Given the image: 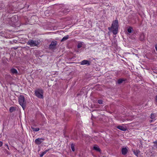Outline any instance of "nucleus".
Segmentation results:
<instances>
[{
    "mask_svg": "<svg viewBox=\"0 0 157 157\" xmlns=\"http://www.w3.org/2000/svg\"><path fill=\"white\" fill-rule=\"evenodd\" d=\"M119 25L118 21L117 19L113 21L112 23L111 26L108 28L109 30H112V32L114 35L117 34L118 30Z\"/></svg>",
    "mask_w": 157,
    "mask_h": 157,
    "instance_id": "nucleus-1",
    "label": "nucleus"
},
{
    "mask_svg": "<svg viewBox=\"0 0 157 157\" xmlns=\"http://www.w3.org/2000/svg\"><path fill=\"white\" fill-rule=\"evenodd\" d=\"M18 101L20 105L22 107L23 109L26 107V102L25 100L24 96L23 95H20L18 97Z\"/></svg>",
    "mask_w": 157,
    "mask_h": 157,
    "instance_id": "nucleus-2",
    "label": "nucleus"
},
{
    "mask_svg": "<svg viewBox=\"0 0 157 157\" xmlns=\"http://www.w3.org/2000/svg\"><path fill=\"white\" fill-rule=\"evenodd\" d=\"M27 43L31 47L38 46L40 44L38 40L33 39H29Z\"/></svg>",
    "mask_w": 157,
    "mask_h": 157,
    "instance_id": "nucleus-3",
    "label": "nucleus"
},
{
    "mask_svg": "<svg viewBox=\"0 0 157 157\" xmlns=\"http://www.w3.org/2000/svg\"><path fill=\"white\" fill-rule=\"evenodd\" d=\"M35 94L39 98L41 99L43 98V91L41 89H38L35 90Z\"/></svg>",
    "mask_w": 157,
    "mask_h": 157,
    "instance_id": "nucleus-4",
    "label": "nucleus"
},
{
    "mask_svg": "<svg viewBox=\"0 0 157 157\" xmlns=\"http://www.w3.org/2000/svg\"><path fill=\"white\" fill-rule=\"evenodd\" d=\"M57 41L56 40L52 41L51 44L49 45L48 48L51 50H53L55 49L57 45Z\"/></svg>",
    "mask_w": 157,
    "mask_h": 157,
    "instance_id": "nucleus-5",
    "label": "nucleus"
},
{
    "mask_svg": "<svg viewBox=\"0 0 157 157\" xmlns=\"http://www.w3.org/2000/svg\"><path fill=\"white\" fill-rule=\"evenodd\" d=\"M45 139L44 138H38L36 139L35 140V143L36 144L40 145L43 141Z\"/></svg>",
    "mask_w": 157,
    "mask_h": 157,
    "instance_id": "nucleus-6",
    "label": "nucleus"
},
{
    "mask_svg": "<svg viewBox=\"0 0 157 157\" xmlns=\"http://www.w3.org/2000/svg\"><path fill=\"white\" fill-rule=\"evenodd\" d=\"M80 64L82 65H90V64L91 62L87 60H84L80 62Z\"/></svg>",
    "mask_w": 157,
    "mask_h": 157,
    "instance_id": "nucleus-7",
    "label": "nucleus"
},
{
    "mask_svg": "<svg viewBox=\"0 0 157 157\" xmlns=\"http://www.w3.org/2000/svg\"><path fill=\"white\" fill-rule=\"evenodd\" d=\"M10 73L12 75H17L18 73L17 70L15 68H12L10 71Z\"/></svg>",
    "mask_w": 157,
    "mask_h": 157,
    "instance_id": "nucleus-8",
    "label": "nucleus"
},
{
    "mask_svg": "<svg viewBox=\"0 0 157 157\" xmlns=\"http://www.w3.org/2000/svg\"><path fill=\"white\" fill-rule=\"evenodd\" d=\"M145 38V35H144V34L143 33H141L139 38V40L141 41H142L144 40Z\"/></svg>",
    "mask_w": 157,
    "mask_h": 157,
    "instance_id": "nucleus-9",
    "label": "nucleus"
},
{
    "mask_svg": "<svg viewBox=\"0 0 157 157\" xmlns=\"http://www.w3.org/2000/svg\"><path fill=\"white\" fill-rule=\"evenodd\" d=\"M128 152V150L126 147H123L121 149L122 154L123 155H125Z\"/></svg>",
    "mask_w": 157,
    "mask_h": 157,
    "instance_id": "nucleus-10",
    "label": "nucleus"
},
{
    "mask_svg": "<svg viewBox=\"0 0 157 157\" xmlns=\"http://www.w3.org/2000/svg\"><path fill=\"white\" fill-rule=\"evenodd\" d=\"M14 8L12 6H10L7 8V10L9 13H11L14 9Z\"/></svg>",
    "mask_w": 157,
    "mask_h": 157,
    "instance_id": "nucleus-11",
    "label": "nucleus"
},
{
    "mask_svg": "<svg viewBox=\"0 0 157 157\" xmlns=\"http://www.w3.org/2000/svg\"><path fill=\"white\" fill-rule=\"evenodd\" d=\"M117 128L119 129L122 131H125L126 130V129L125 128H124L123 126L119 125L117 126Z\"/></svg>",
    "mask_w": 157,
    "mask_h": 157,
    "instance_id": "nucleus-12",
    "label": "nucleus"
},
{
    "mask_svg": "<svg viewBox=\"0 0 157 157\" xmlns=\"http://www.w3.org/2000/svg\"><path fill=\"white\" fill-rule=\"evenodd\" d=\"M93 149L94 150L99 152H100L101 151V149H100L99 147L98 146H94Z\"/></svg>",
    "mask_w": 157,
    "mask_h": 157,
    "instance_id": "nucleus-13",
    "label": "nucleus"
},
{
    "mask_svg": "<svg viewBox=\"0 0 157 157\" xmlns=\"http://www.w3.org/2000/svg\"><path fill=\"white\" fill-rule=\"evenodd\" d=\"M12 21H13L14 22H17L18 21V17L17 16H15L11 18Z\"/></svg>",
    "mask_w": 157,
    "mask_h": 157,
    "instance_id": "nucleus-14",
    "label": "nucleus"
},
{
    "mask_svg": "<svg viewBox=\"0 0 157 157\" xmlns=\"http://www.w3.org/2000/svg\"><path fill=\"white\" fill-rule=\"evenodd\" d=\"M69 38V36H68V35L66 36L63 38L61 40V42H62L63 41H65V40H66L68 39Z\"/></svg>",
    "mask_w": 157,
    "mask_h": 157,
    "instance_id": "nucleus-15",
    "label": "nucleus"
},
{
    "mask_svg": "<svg viewBox=\"0 0 157 157\" xmlns=\"http://www.w3.org/2000/svg\"><path fill=\"white\" fill-rule=\"evenodd\" d=\"M125 79L124 78H120L117 80V83L119 84H121L123 82L125 81Z\"/></svg>",
    "mask_w": 157,
    "mask_h": 157,
    "instance_id": "nucleus-16",
    "label": "nucleus"
},
{
    "mask_svg": "<svg viewBox=\"0 0 157 157\" xmlns=\"http://www.w3.org/2000/svg\"><path fill=\"white\" fill-rule=\"evenodd\" d=\"M16 110L15 107H11L9 109V110L10 112L12 113L14 111H15Z\"/></svg>",
    "mask_w": 157,
    "mask_h": 157,
    "instance_id": "nucleus-17",
    "label": "nucleus"
},
{
    "mask_svg": "<svg viewBox=\"0 0 157 157\" xmlns=\"http://www.w3.org/2000/svg\"><path fill=\"white\" fill-rule=\"evenodd\" d=\"M31 128L33 131L35 132L38 131L40 130V128H35L32 126L31 127Z\"/></svg>",
    "mask_w": 157,
    "mask_h": 157,
    "instance_id": "nucleus-18",
    "label": "nucleus"
},
{
    "mask_svg": "<svg viewBox=\"0 0 157 157\" xmlns=\"http://www.w3.org/2000/svg\"><path fill=\"white\" fill-rule=\"evenodd\" d=\"M133 152H134V154L137 156L138 155L139 153L140 152V151L139 150L136 151L134 150L133 151Z\"/></svg>",
    "mask_w": 157,
    "mask_h": 157,
    "instance_id": "nucleus-19",
    "label": "nucleus"
},
{
    "mask_svg": "<svg viewBox=\"0 0 157 157\" xmlns=\"http://www.w3.org/2000/svg\"><path fill=\"white\" fill-rule=\"evenodd\" d=\"M133 30L132 28L131 27H129L127 29L128 32L129 33H132V31Z\"/></svg>",
    "mask_w": 157,
    "mask_h": 157,
    "instance_id": "nucleus-20",
    "label": "nucleus"
},
{
    "mask_svg": "<svg viewBox=\"0 0 157 157\" xmlns=\"http://www.w3.org/2000/svg\"><path fill=\"white\" fill-rule=\"evenodd\" d=\"M71 148L72 151H75V145L73 144H72L71 145Z\"/></svg>",
    "mask_w": 157,
    "mask_h": 157,
    "instance_id": "nucleus-21",
    "label": "nucleus"
},
{
    "mask_svg": "<svg viewBox=\"0 0 157 157\" xmlns=\"http://www.w3.org/2000/svg\"><path fill=\"white\" fill-rule=\"evenodd\" d=\"M82 42H80L78 43V45H77V48H81L82 46Z\"/></svg>",
    "mask_w": 157,
    "mask_h": 157,
    "instance_id": "nucleus-22",
    "label": "nucleus"
},
{
    "mask_svg": "<svg viewBox=\"0 0 157 157\" xmlns=\"http://www.w3.org/2000/svg\"><path fill=\"white\" fill-rule=\"evenodd\" d=\"M155 114L151 113L150 115V117L152 119H154L155 118Z\"/></svg>",
    "mask_w": 157,
    "mask_h": 157,
    "instance_id": "nucleus-23",
    "label": "nucleus"
},
{
    "mask_svg": "<svg viewBox=\"0 0 157 157\" xmlns=\"http://www.w3.org/2000/svg\"><path fill=\"white\" fill-rule=\"evenodd\" d=\"M69 11V10L68 9L65 8L63 10V13H65Z\"/></svg>",
    "mask_w": 157,
    "mask_h": 157,
    "instance_id": "nucleus-24",
    "label": "nucleus"
},
{
    "mask_svg": "<svg viewBox=\"0 0 157 157\" xmlns=\"http://www.w3.org/2000/svg\"><path fill=\"white\" fill-rule=\"evenodd\" d=\"M4 6V4L3 3L0 4V10H1Z\"/></svg>",
    "mask_w": 157,
    "mask_h": 157,
    "instance_id": "nucleus-25",
    "label": "nucleus"
},
{
    "mask_svg": "<svg viewBox=\"0 0 157 157\" xmlns=\"http://www.w3.org/2000/svg\"><path fill=\"white\" fill-rule=\"evenodd\" d=\"M98 102L100 104H103V101L101 100H98Z\"/></svg>",
    "mask_w": 157,
    "mask_h": 157,
    "instance_id": "nucleus-26",
    "label": "nucleus"
},
{
    "mask_svg": "<svg viewBox=\"0 0 157 157\" xmlns=\"http://www.w3.org/2000/svg\"><path fill=\"white\" fill-rule=\"evenodd\" d=\"M153 143L155 144L154 145V147L157 146V140L153 142Z\"/></svg>",
    "mask_w": 157,
    "mask_h": 157,
    "instance_id": "nucleus-27",
    "label": "nucleus"
},
{
    "mask_svg": "<svg viewBox=\"0 0 157 157\" xmlns=\"http://www.w3.org/2000/svg\"><path fill=\"white\" fill-rule=\"evenodd\" d=\"M45 154L44 152H42L40 154V157H42Z\"/></svg>",
    "mask_w": 157,
    "mask_h": 157,
    "instance_id": "nucleus-28",
    "label": "nucleus"
},
{
    "mask_svg": "<svg viewBox=\"0 0 157 157\" xmlns=\"http://www.w3.org/2000/svg\"><path fill=\"white\" fill-rule=\"evenodd\" d=\"M64 121H65V122H66V121H68V118H64Z\"/></svg>",
    "mask_w": 157,
    "mask_h": 157,
    "instance_id": "nucleus-29",
    "label": "nucleus"
},
{
    "mask_svg": "<svg viewBox=\"0 0 157 157\" xmlns=\"http://www.w3.org/2000/svg\"><path fill=\"white\" fill-rule=\"evenodd\" d=\"M50 150V149H48V150H45L44 151V152L46 154L47 152H48V151H49Z\"/></svg>",
    "mask_w": 157,
    "mask_h": 157,
    "instance_id": "nucleus-30",
    "label": "nucleus"
},
{
    "mask_svg": "<svg viewBox=\"0 0 157 157\" xmlns=\"http://www.w3.org/2000/svg\"><path fill=\"white\" fill-rule=\"evenodd\" d=\"M50 150V149H48V150H45L44 151V152L46 154L47 152H48V151H49Z\"/></svg>",
    "mask_w": 157,
    "mask_h": 157,
    "instance_id": "nucleus-31",
    "label": "nucleus"
},
{
    "mask_svg": "<svg viewBox=\"0 0 157 157\" xmlns=\"http://www.w3.org/2000/svg\"><path fill=\"white\" fill-rule=\"evenodd\" d=\"M3 144V143L2 141H0V147H1Z\"/></svg>",
    "mask_w": 157,
    "mask_h": 157,
    "instance_id": "nucleus-32",
    "label": "nucleus"
},
{
    "mask_svg": "<svg viewBox=\"0 0 157 157\" xmlns=\"http://www.w3.org/2000/svg\"><path fill=\"white\" fill-rule=\"evenodd\" d=\"M5 146H6L7 147V149H9V147L8 145H7V144H6L5 145Z\"/></svg>",
    "mask_w": 157,
    "mask_h": 157,
    "instance_id": "nucleus-33",
    "label": "nucleus"
},
{
    "mask_svg": "<svg viewBox=\"0 0 157 157\" xmlns=\"http://www.w3.org/2000/svg\"><path fill=\"white\" fill-rule=\"evenodd\" d=\"M155 49L157 52V45H155Z\"/></svg>",
    "mask_w": 157,
    "mask_h": 157,
    "instance_id": "nucleus-34",
    "label": "nucleus"
},
{
    "mask_svg": "<svg viewBox=\"0 0 157 157\" xmlns=\"http://www.w3.org/2000/svg\"><path fill=\"white\" fill-rule=\"evenodd\" d=\"M155 100L157 101V95L155 96Z\"/></svg>",
    "mask_w": 157,
    "mask_h": 157,
    "instance_id": "nucleus-35",
    "label": "nucleus"
},
{
    "mask_svg": "<svg viewBox=\"0 0 157 157\" xmlns=\"http://www.w3.org/2000/svg\"><path fill=\"white\" fill-rule=\"evenodd\" d=\"M153 121V120H151V121H150V123H151V122H152Z\"/></svg>",
    "mask_w": 157,
    "mask_h": 157,
    "instance_id": "nucleus-36",
    "label": "nucleus"
},
{
    "mask_svg": "<svg viewBox=\"0 0 157 157\" xmlns=\"http://www.w3.org/2000/svg\"><path fill=\"white\" fill-rule=\"evenodd\" d=\"M17 48H14V49H16Z\"/></svg>",
    "mask_w": 157,
    "mask_h": 157,
    "instance_id": "nucleus-37",
    "label": "nucleus"
}]
</instances>
